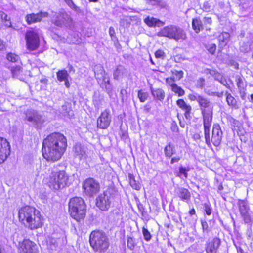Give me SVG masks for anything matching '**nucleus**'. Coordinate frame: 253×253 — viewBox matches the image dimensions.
I'll return each instance as SVG.
<instances>
[{"instance_id":"f257e3e1","label":"nucleus","mask_w":253,"mask_h":253,"mask_svg":"<svg viewBox=\"0 0 253 253\" xmlns=\"http://www.w3.org/2000/svg\"><path fill=\"white\" fill-rule=\"evenodd\" d=\"M67 147L66 138L60 133H52L43 141L42 155L48 162L59 160Z\"/></svg>"},{"instance_id":"f03ea898","label":"nucleus","mask_w":253,"mask_h":253,"mask_svg":"<svg viewBox=\"0 0 253 253\" xmlns=\"http://www.w3.org/2000/svg\"><path fill=\"white\" fill-rule=\"evenodd\" d=\"M18 217L22 224L32 230L40 228L42 224L39 211L30 206L22 207L19 210Z\"/></svg>"},{"instance_id":"7ed1b4c3","label":"nucleus","mask_w":253,"mask_h":253,"mask_svg":"<svg viewBox=\"0 0 253 253\" xmlns=\"http://www.w3.org/2000/svg\"><path fill=\"white\" fill-rule=\"evenodd\" d=\"M203 118L204 134L207 144H210L209 138V127H210L212 120L213 105L207 98L201 96L198 101Z\"/></svg>"},{"instance_id":"20e7f679","label":"nucleus","mask_w":253,"mask_h":253,"mask_svg":"<svg viewBox=\"0 0 253 253\" xmlns=\"http://www.w3.org/2000/svg\"><path fill=\"white\" fill-rule=\"evenodd\" d=\"M89 243L95 253H104L108 249L110 243L105 232L99 230L92 231L89 236Z\"/></svg>"},{"instance_id":"39448f33","label":"nucleus","mask_w":253,"mask_h":253,"mask_svg":"<svg viewBox=\"0 0 253 253\" xmlns=\"http://www.w3.org/2000/svg\"><path fill=\"white\" fill-rule=\"evenodd\" d=\"M69 212L71 216L79 221L84 218L86 213V205L84 200L81 197L71 198L69 202Z\"/></svg>"},{"instance_id":"423d86ee","label":"nucleus","mask_w":253,"mask_h":253,"mask_svg":"<svg viewBox=\"0 0 253 253\" xmlns=\"http://www.w3.org/2000/svg\"><path fill=\"white\" fill-rule=\"evenodd\" d=\"M48 183L53 190L62 189L69 185V176L64 170H53L49 175Z\"/></svg>"},{"instance_id":"0eeeda50","label":"nucleus","mask_w":253,"mask_h":253,"mask_svg":"<svg viewBox=\"0 0 253 253\" xmlns=\"http://www.w3.org/2000/svg\"><path fill=\"white\" fill-rule=\"evenodd\" d=\"M158 36L168 37L176 41L182 42L186 38L185 32L179 27L170 25L164 27L158 33Z\"/></svg>"},{"instance_id":"6e6552de","label":"nucleus","mask_w":253,"mask_h":253,"mask_svg":"<svg viewBox=\"0 0 253 253\" xmlns=\"http://www.w3.org/2000/svg\"><path fill=\"white\" fill-rule=\"evenodd\" d=\"M94 74L98 83L100 86L105 88L108 94L111 92L112 87L110 82V78L107 76V74L105 72L103 67L98 64L94 66Z\"/></svg>"},{"instance_id":"1a4fd4ad","label":"nucleus","mask_w":253,"mask_h":253,"mask_svg":"<svg viewBox=\"0 0 253 253\" xmlns=\"http://www.w3.org/2000/svg\"><path fill=\"white\" fill-rule=\"evenodd\" d=\"M240 214L245 224L251 227L253 222V213L248 203L243 200H239L237 203Z\"/></svg>"},{"instance_id":"9d476101","label":"nucleus","mask_w":253,"mask_h":253,"mask_svg":"<svg viewBox=\"0 0 253 253\" xmlns=\"http://www.w3.org/2000/svg\"><path fill=\"white\" fill-rule=\"evenodd\" d=\"M115 198V193L112 190H106L96 198V206L102 211L108 210Z\"/></svg>"},{"instance_id":"9b49d317","label":"nucleus","mask_w":253,"mask_h":253,"mask_svg":"<svg viewBox=\"0 0 253 253\" xmlns=\"http://www.w3.org/2000/svg\"><path fill=\"white\" fill-rule=\"evenodd\" d=\"M26 45L30 51H35L40 46L39 34L34 30H30L25 34Z\"/></svg>"},{"instance_id":"f8f14e48","label":"nucleus","mask_w":253,"mask_h":253,"mask_svg":"<svg viewBox=\"0 0 253 253\" xmlns=\"http://www.w3.org/2000/svg\"><path fill=\"white\" fill-rule=\"evenodd\" d=\"M25 119L37 127L41 126L45 122L44 116L36 110L32 109H29L26 111Z\"/></svg>"},{"instance_id":"ddd939ff","label":"nucleus","mask_w":253,"mask_h":253,"mask_svg":"<svg viewBox=\"0 0 253 253\" xmlns=\"http://www.w3.org/2000/svg\"><path fill=\"white\" fill-rule=\"evenodd\" d=\"M83 188L87 195L93 196L99 191L100 186L97 181L93 178H89L84 182Z\"/></svg>"},{"instance_id":"4468645a","label":"nucleus","mask_w":253,"mask_h":253,"mask_svg":"<svg viewBox=\"0 0 253 253\" xmlns=\"http://www.w3.org/2000/svg\"><path fill=\"white\" fill-rule=\"evenodd\" d=\"M112 120L110 111L108 109L102 112L97 120V126L100 129H105L110 126Z\"/></svg>"},{"instance_id":"2eb2a0df","label":"nucleus","mask_w":253,"mask_h":253,"mask_svg":"<svg viewBox=\"0 0 253 253\" xmlns=\"http://www.w3.org/2000/svg\"><path fill=\"white\" fill-rule=\"evenodd\" d=\"M19 253H38L37 245L29 240H24L19 243Z\"/></svg>"},{"instance_id":"dca6fc26","label":"nucleus","mask_w":253,"mask_h":253,"mask_svg":"<svg viewBox=\"0 0 253 253\" xmlns=\"http://www.w3.org/2000/svg\"><path fill=\"white\" fill-rule=\"evenodd\" d=\"M223 133L221 127L218 124H214L213 126L212 136L211 139L209 136L210 143L211 142L215 146H218L221 142ZM211 145V143L208 145Z\"/></svg>"},{"instance_id":"f3484780","label":"nucleus","mask_w":253,"mask_h":253,"mask_svg":"<svg viewBox=\"0 0 253 253\" xmlns=\"http://www.w3.org/2000/svg\"><path fill=\"white\" fill-rule=\"evenodd\" d=\"M72 19L66 12L59 13L54 20V23L57 26H70L72 24Z\"/></svg>"},{"instance_id":"a211bd4d","label":"nucleus","mask_w":253,"mask_h":253,"mask_svg":"<svg viewBox=\"0 0 253 253\" xmlns=\"http://www.w3.org/2000/svg\"><path fill=\"white\" fill-rule=\"evenodd\" d=\"M10 145L6 139L0 137V164L2 163L10 155Z\"/></svg>"},{"instance_id":"6ab92c4d","label":"nucleus","mask_w":253,"mask_h":253,"mask_svg":"<svg viewBox=\"0 0 253 253\" xmlns=\"http://www.w3.org/2000/svg\"><path fill=\"white\" fill-rule=\"evenodd\" d=\"M48 14L46 12L41 11L38 13H31L26 16V20L28 24L41 21L44 17H47Z\"/></svg>"},{"instance_id":"aec40b11","label":"nucleus","mask_w":253,"mask_h":253,"mask_svg":"<svg viewBox=\"0 0 253 253\" xmlns=\"http://www.w3.org/2000/svg\"><path fill=\"white\" fill-rule=\"evenodd\" d=\"M74 155L80 160L85 159L87 156V148L80 144H76L74 147Z\"/></svg>"},{"instance_id":"412c9836","label":"nucleus","mask_w":253,"mask_h":253,"mask_svg":"<svg viewBox=\"0 0 253 253\" xmlns=\"http://www.w3.org/2000/svg\"><path fill=\"white\" fill-rule=\"evenodd\" d=\"M177 196L183 201L188 203L191 199V193L186 188L179 187L176 190Z\"/></svg>"},{"instance_id":"4be33fe9","label":"nucleus","mask_w":253,"mask_h":253,"mask_svg":"<svg viewBox=\"0 0 253 253\" xmlns=\"http://www.w3.org/2000/svg\"><path fill=\"white\" fill-rule=\"evenodd\" d=\"M220 244V240L218 238H214L211 242H210L206 249L207 253H216Z\"/></svg>"},{"instance_id":"5701e85b","label":"nucleus","mask_w":253,"mask_h":253,"mask_svg":"<svg viewBox=\"0 0 253 253\" xmlns=\"http://www.w3.org/2000/svg\"><path fill=\"white\" fill-rule=\"evenodd\" d=\"M144 21L149 27L160 26L164 24L160 20L149 16L145 18Z\"/></svg>"},{"instance_id":"b1692460","label":"nucleus","mask_w":253,"mask_h":253,"mask_svg":"<svg viewBox=\"0 0 253 253\" xmlns=\"http://www.w3.org/2000/svg\"><path fill=\"white\" fill-rule=\"evenodd\" d=\"M152 94L155 99L163 101L165 97V93L161 88L154 89L151 87Z\"/></svg>"},{"instance_id":"393cba45","label":"nucleus","mask_w":253,"mask_h":253,"mask_svg":"<svg viewBox=\"0 0 253 253\" xmlns=\"http://www.w3.org/2000/svg\"><path fill=\"white\" fill-rule=\"evenodd\" d=\"M126 73V70L123 66H118L113 73V77L115 80H119Z\"/></svg>"},{"instance_id":"a878e982","label":"nucleus","mask_w":253,"mask_h":253,"mask_svg":"<svg viewBox=\"0 0 253 253\" xmlns=\"http://www.w3.org/2000/svg\"><path fill=\"white\" fill-rule=\"evenodd\" d=\"M213 73L212 76H213L214 79L219 82H220L222 84L226 86L227 88L229 87V85H228L226 79L223 77V76L214 71V72H212Z\"/></svg>"},{"instance_id":"bb28decb","label":"nucleus","mask_w":253,"mask_h":253,"mask_svg":"<svg viewBox=\"0 0 253 253\" xmlns=\"http://www.w3.org/2000/svg\"><path fill=\"white\" fill-rule=\"evenodd\" d=\"M192 25L193 30L196 33H199L201 30L203 29L202 22L199 18L193 19Z\"/></svg>"},{"instance_id":"cd10ccee","label":"nucleus","mask_w":253,"mask_h":253,"mask_svg":"<svg viewBox=\"0 0 253 253\" xmlns=\"http://www.w3.org/2000/svg\"><path fill=\"white\" fill-rule=\"evenodd\" d=\"M164 152L166 157L169 158L171 157L173 154L175 153V149L173 145L169 143L165 147L164 149Z\"/></svg>"},{"instance_id":"c85d7f7f","label":"nucleus","mask_w":253,"mask_h":253,"mask_svg":"<svg viewBox=\"0 0 253 253\" xmlns=\"http://www.w3.org/2000/svg\"><path fill=\"white\" fill-rule=\"evenodd\" d=\"M225 95L226 96V101L228 105L232 106L234 108H238L237 101L235 98L228 92H226L225 93Z\"/></svg>"},{"instance_id":"c756f323","label":"nucleus","mask_w":253,"mask_h":253,"mask_svg":"<svg viewBox=\"0 0 253 253\" xmlns=\"http://www.w3.org/2000/svg\"><path fill=\"white\" fill-rule=\"evenodd\" d=\"M69 75L65 70H59L57 72V78L59 82H62L68 79Z\"/></svg>"},{"instance_id":"7c9ffc66","label":"nucleus","mask_w":253,"mask_h":253,"mask_svg":"<svg viewBox=\"0 0 253 253\" xmlns=\"http://www.w3.org/2000/svg\"><path fill=\"white\" fill-rule=\"evenodd\" d=\"M128 178L130 186L134 189L139 190L140 189L141 186L138 182H136L134 176L131 174H129Z\"/></svg>"},{"instance_id":"2f4dec72","label":"nucleus","mask_w":253,"mask_h":253,"mask_svg":"<svg viewBox=\"0 0 253 253\" xmlns=\"http://www.w3.org/2000/svg\"><path fill=\"white\" fill-rule=\"evenodd\" d=\"M171 90L173 92L178 94L179 96H182L184 94V90L180 86H178L175 83H171Z\"/></svg>"},{"instance_id":"473e14b6","label":"nucleus","mask_w":253,"mask_h":253,"mask_svg":"<svg viewBox=\"0 0 253 253\" xmlns=\"http://www.w3.org/2000/svg\"><path fill=\"white\" fill-rule=\"evenodd\" d=\"M66 3L73 10L78 14L81 13V10L77 6L72 0H64Z\"/></svg>"},{"instance_id":"72a5a7b5","label":"nucleus","mask_w":253,"mask_h":253,"mask_svg":"<svg viewBox=\"0 0 253 253\" xmlns=\"http://www.w3.org/2000/svg\"><path fill=\"white\" fill-rule=\"evenodd\" d=\"M176 104L179 108L184 111L185 110H191V106L187 104L183 99H178L176 101Z\"/></svg>"},{"instance_id":"f704fd0d","label":"nucleus","mask_w":253,"mask_h":253,"mask_svg":"<svg viewBox=\"0 0 253 253\" xmlns=\"http://www.w3.org/2000/svg\"><path fill=\"white\" fill-rule=\"evenodd\" d=\"M229 37V35L227 33H223L221 35H219V41L220 43H222L223 45L226 44L228 42Z\"/></svg>"},{"instance_id":"c9c22d12","label":"nucleus","mask_w":253,"mask_h":253,"mask_svg":"<svg viewBox=\"0 0 253 253\" xmlns=\"http://www.w3.org/2000/svg\"><path fill=\"white\" fill-rule=\"evenodd\" d=\"M148 97V94L147 92L143 91L142 90H140L138 92V97L141 102H145Z\"/></svg>"},{"instance_id":"e433bc0d","label":"nucleus","mask_w":253,"mask_h":253,"mask_svg":"<svg viewBox=\"0 0 253 253\" xmlns=\"http://www.w3.org/2000/svg\"><path fill=\"white\" fill-rule=\"evenodd\" d=\"M7 59L11 62H17L19 60V57L15 54L9 53L7 55Z\"/></svg>"},{"instance_id":"4c0bfd02","label":"nucleus","mask_w":253,"mask_h":253,"mask_svg":"<svg viewBox=\"0 0 253 253\" xmlns=\"http://www.w3.org/2000/svg\"><path fill=\"white\" fill-rule=\"evenodd\" d=\"M179 173L177 176L179 177H181V175H183L184 177L185 178H187L188 177L187 172L189 170V169H186L185 168L183 167H180L179 169Z\"/></svg>"},{"instance_id":"58836bf2","label":"nucleus","mask_w":253,"mask_h":253,"mask_svg":"<svg viewBox=\"0 0 253 253\" xmlns=\"http://www.w3.org/2000/svg\"><path fill=\"white\" fill-rule=\"evenodd\" d=\"M206 48L210 53L213 54L216 51V45L214 43H211L206 45Z\"/></svg>"},{"instance_id":"ea45409f","label":"nucleus","mask_w":253,"mask_h":253,"mask_svg":"<svg viewBox=\"0 0 253 253\" xmlns=\"http://www.w3.org/2000/svg\"><path fill=\"white\" fill-rule=\"evenodd\" d=\"M236 81L237 82V86L239 89L245 88V85L242 79L239 76H236Z\"/></svg>"},{"instance_id":"a19ab883","label":"nucleus","mask_w":253,"mask_h":253,"mask_svg":"<svg viewBox=\"0 0 253 253\" xmlns=\"http://www.w3.org/2000/svg\"><path fill=\"white\" fill-rule=\"evenodd\" d=\"M127 242L128 248L130 250H133L136 245L134 239L132 238L128 237L127 238Z\"/></svg>"},{"instance_id":"79ce46f5","label":"nucleus","mask_w":253,"mask_h":253,"mask_svg":"<svg viewBox=\"0 0 253 253\" xmlns=\"http://www.w3.org/2000/svg\"><path fill=\"white\" fill-rule=\"evenodd\" d=\"M21 70V67L20 66H16L13 67L11 69V72L14 77H17L19 75Z\"/></svg>"},{"instance_id":"37998d69","label":"nucleus","mask_w":253,"mask_h":253,"mask_svg":"<svg viewBox=\"0 0 253 253\" xmlns=\"http://www.w3.org/2000/svg\"><path fill=\"white\" fill-rule=\"evenodd\" d=\"M142 233L145 240L146 241H149L151 238V235L148 230L144 228H142Z\"/></svg>"},{"instance_id":"c03bdc74","label":"nucleus","mask_w":253,"mask_h":253,"mask_svg":"<svg viewBox=\"0 0 253 253\" xmlns=\"http://www.w3.org/2000/svg\"><path fill=\"white\" fill-rule=\"evenodd\" d=\"M172 74L175 75L176 78V80H180L183 77L184 73L182 71H177L174 70L172 71Z\"/></svg>"},{"instance_id":"a18cd8bd","label":"nucleus","mask_w":253,"mask_h":253,"mask_svg":"<svg viewBox=\"0 0 253 253\" xmlns=\"http://www.w3.org/2000/svg\"><path fill=\"white\" fill-rule=\"evenodd\" d=\"M201 225L204 234H208L209 232V225L205 221L201 220Z\"/></svg>"},{"instance_id":"49530a36","label":"nucleus","mask_w":253,"mask_h":253,"mask_svg":"<svg viewBox=\"0 0 253 253\" xmlns=\"http://www.w3.org/2000/svg\"><path fill=\"white\" fill-rule=\"evenodd\" d=\"M201 95H199L197 93L193 94H190L188 95L189 99L191 101L196 100L197 102L199 100Z\"/></svg>"},{"instance_id":"de8ad7c7","label":"nucleus","mask_w":253,"mask_h":253,"mask_svg":"<svg viewBox=\"0 0 253 253\" xmlns=\"http://www.w3.org/2000/svg\"><path fill=\"white\" fill-rule=\"evenodd\" d=\"M147 4L152 6L160 5L161 0H145Z\"/></svg>"},{"instance_id":"09e8293b","label":"nucleus","mask_w":253,"mask_h":253,"mask_svg":"<svg viewBox=\"0 0 253 253\" xmlns=\"http://www.w3.org/2000/svg\"><path fill=\"white\" fill-rule=\"evenodd\" d=\"M205 81L203 78H199L197 82V86L201 89H202L205 86Z\"/></svg>"},{"instance_id":"8fccbe9b","label":"nucleus","mask_w":253,"mask_h":253,"mask_svg":"<svg viewBox=\"0 0 253 253\" xmlns=\"http://www.w3.org/2000/svg\"><path fill=\"white\" fill-rule=\"evenodd\" d=\"M204 210H205L207 215H210L211 214V207L209 204H207V203L204 204Z\"/></svg>"},{"instance_id":"3c124183","label":"nucleus","mask_w":253,"mask_h":253,"mask_svg":"<svg viewBox=\"0 0 253 253\" xmlns=\"http://www.w3.org/2000/svg\"><path fill=\"white\" fill-rule=\"evenodd\" d=\"M156 58L164 59L166 56L164 52L161 50H158L155 53Z\"/></svg>"},{"instance_id":"603ef678","label":"nucleus","mask_w":253,"mask_h":253,"mask_svg":"<svg viewBox=\"0 0 253 253\" xmlns=\"http://www.w3.org/2000/svg\"><path fill=\"white\" fill-rule=\"evenodd\" d=\"M109 33L110 37L112 38V40H113L115 39H117V37L115 36V29L113 27H110L109 28Z\"/></svg>"},{"instance_id":"864d4df0","label":"nucleus","mask_w":253,"mask_h":253,"mask_svg":"<svg viewBox=\"0 0 253 253\" xmlns=\"http://www.w3.org/2000/svg\"><path fill=\"white\" fill-rule=\"evenodd\" d=\"M211 8V6L210 3L208 1L205 2L203 4V9L204 11L206 12H208L210 11Z\"/></svg>"},{"instance_id":"5fc2aeb1","label":"nucleus","mask_w":253,"mask_h":253,"mask_svg":"<svg viewBox=\"0 0 253 253\" xmlns=\"http://www.w3.org/2000/svg\"><path fill=\"white\" fill-rule=\"evenodd\" d=\"M203 22L205 24H209L211 25L212 23V19L211 17H205L203 18Z\"/></svg>"},{"instance_id":"6e6d98bb","label":"nucleus","mask_w":253,"mask_h":253,"mask_svg":"<svg viewBox=\"0 0 253 253\" xmlns=\"http://www.w3.org/2000/svg\"><path fill=\"white\" fill-rule=\"evenodd\" d=\"M239 90L241 98L244 100L246 97L245 88L239 89Z\"/></svg>"},{"instance_id":"4d7b16f0","label":"nucleus","mask_w":253,"mask_h":253,"mask_svg":"<svg viewBox=\"0 0 253 253\" xmlns=\"http://www.w3.org/2000/svg\"><path fill=\"white\" fill-rule=\"evenodd\" d=\"M0 17L3 22L7 19V14L2 11H0Z\"/></svg>"},{"instance_id":"13d9d810","label":"nucleus","mask_w":253,"mask_h":253,"mask_svg":"<svg viewBox=\"0 0 253 253\" xmlns=\"http://www.w3.org/2000/svg\"><path fill=\"white\" fill-rule=\"evenodd\" d=\"M3 22L4 25L5 27H11L12 26V24L10 19H6L5 21H3Z\"/></svg>"},{"instance_id":"bf43d9fd","label":"nucleus","mask_w":253,"mask_h":253,"mask_svg":"<svg viewBox=\"0 0 253 253\" xmlns=\"http://www.w3.org/2000/svg\"><path fill=\"white\" fill-rule=\"evenodd\" d=\"M181 159V157L179 156L173 157L170 161L171 164H174V163L178 162Z\"/></svg>"},{"instance_id":"052dcab7","label":"nucleus","mask_w":253,"mask_h":253,"mask_svg":"<svg viewBox=\"0 0 253 253\" xmlns=\"http://www.w3.org/2000/svg\"><path fill=\"white\" fill-rule=\"evenodd\" d=\"M240 49L241 51L246 52L248 50L249 47L247 45L245 46L241 45Z\"/></svg>"},{"instance_id":"680f3d73","label":"nucleus","mask_w":253,"mask_h":253,"mask_svg":"<svg viewBox=\"0 0 253 253\" xmlns=\"http://www.w3.org/2000/svg\"><path fill=\"white\" fill-rule=\"evenodd\" d=\"M174 80L171 78H167L166 79V82L169 84L170 86H171V83H174Z\"/></svg>"},{"instance_id":"e2e57ef3","label":"nucleus","mask_w":253,"mask_h":253,"mask_svg":"<svg viewBox=\"0 0 253 253\" xmlns=\"http://www.w3.org/2000/svg\"><path fill=\"white\" fill-rule=\"evenodd\" d=\"M191 110H185V117L186 119H188L190 118V112H191Z\"/></svg>"},{"instance_id":"0e129e2a","label":"nucleus","mask_w":253,"mask_h":253,"mask_svg":"<svg viewBox=\"0 0 253 253\" xmlns=\"http://www.w3.org/2000/svg\"><path fill=\"white\" fill-rule=\"evenodd\" d=\"M212 72H214V70H211L209 69H205V71H204V73H205V74H210V75H211V76L213 75V73H211Z\"/></svg>"},{"instance_id":"69168bd1","label":"nucleus","mask_w":253,"mask_h":253,"mask_svg":"<svg viewBox=\"0 0 253 253\" xmlns=\"http://www.w3.org/2000/svg\"><path fill=\"white\" fill-rule=\"evenodd\" d=\"M171 129L172 131H176L178 130V128L176 125H172V126H171Z\"/></svg>"},{"instance_id":"338daca9","label":"nucleus","mask_w":253,"mask_h":253,"mask_svg":"<svg viewBox=\"0 0 253 253\" xmlns=\"http://www.w3.org/2000/svg\"><path fill=\"white\" fill-rule=\"evenodd\" d=\"M0 253H6L5 249L0 244Z\"/></svg>"},{"instance_id":"774afa93","label":"nucleus","mask_w":253,"mask_h":253,"mask_svg":"<svg viewBox=\"0 0 253 253\" xmlns=\"http://www.w3.org/2000/svg\"><path fill=\"white\" fill-rule=\"evenodd\" d=\"M69 67V70L70 72L73 71V73L75 72V70L74 69V67L72 66V65L70 64H68Z\"/></svg>"}]
</instances>
